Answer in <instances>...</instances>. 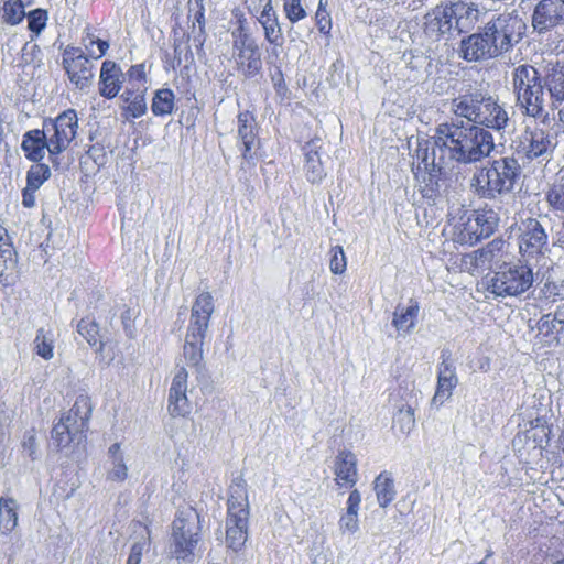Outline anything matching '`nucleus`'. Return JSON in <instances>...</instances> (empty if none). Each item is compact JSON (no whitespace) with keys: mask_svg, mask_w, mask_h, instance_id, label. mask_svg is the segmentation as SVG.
Listing matches in <instances>:
<instances>
[{"mask_svg":"<svg viewBox=\"0 0 564 564\" xmlns=\"http://www.w3.org/2000/svg\"><path fill=\"white\" fill-rule=\"evenodd\" d=\"M435 145L441 152V160L474 164L490 155L495 141L492 133L482 127L453 121L437 126Z\"/></svg>","mask_w":564,"mask_h":564,"instance_id":"obj_1","label":"nucleus"},{"mask_svg":"<svg viewBox=\"0 0 564 564\" xmlns=\"http://www.w3.org/2000/svg\"><path fill=\"white\" fill-rule=\"evenodd\" d=\"M77 128L78 118L73 109L62 112L54 120H45L43 129L29 130L23 134L21 149L24 156L31 162L39 163L48 151L53 159L68 148L76 137Z\"/></svg>","mask_w":564,"mask_h":564,"instance_id":"obj_2","label":"nucleus"},{"mask_svg":"<svg viewBox=\"0 0 564 564\" xmlns=\"http://www.w3.org/2000/svg\"><path fill=\"white\" fill-rule=\"evenodd\" d=\"M521 175L522 169L518 160L511 155L502 156L477 169L470 177L469 186L479 198L491 200L510 194Z\"/></svg>","mask_w":564,"mask_h":564,"instance_id":"obj_3","label":"nucleus"},{"mask_svg":"<svg viewBox=\"0 0 564 564\" xmlns=\"http://www.w3.org/2000/svg\"><path fill=\"white\" fill-rule=\"evenodd\" d=\"M452 111L456 117L467 119V123L503 130L509 123L507 110L498 100L480 90L469 91L452 100Z\"/></svg>","mask_w":564,"mask_h":564,"instance_id":"obj_4","label":"nucleus"},{"mask_svg":"<svg viewBox=\"0 0 564 564\" xmlns=\"http://www.w3.org/2000/svg\"><path fill=\"white\" fill-rule=\"evenodd\" d=\"M249 501L247 484L242 477L232 480L229 487L226 519V543L237 552L248 539Z\"/></svg>","mask_w":564,"mask_h":564,"instance_id":"obj_5","label":"nucleus"},{"mask_svg":"<svg viewBox=\"0 0 564 564\" xmlns=\"http://www.w3.org/2000/svg\"><path fill=\"white\" fill-rule=\"evenodd\" d=\"M512 85L523 113L533 118L541 117L545 102L543 75L531 65H520L512 72Z\"/></svg>","mask_w":564,"mask_h":564,"instance_id":"obj_6","label":"nucleus"},{"mask_svg":"<svg viewBox=\"0 0 564 564\" xmlns=\"http://www.w3.org/2000/svg\"><path fill=\"white\" fill-rule=\"evenodd\" d=\"M482 29L494 47V53L500 56L522 40L527 24L518 13L503 12L492 17Z\"/></svg>","mask_w":564,"mask_h":564,"instance_id":"obj_7","label":"nucleus"},{"mask_svg":"<svg viewBox=\"0 0 564 564\" xmlns=\"http://www.w3.org/2000/svg\"><path fill=\"white\" fill-rule=\"evenodd\" d=\"M534 274L521 262L503 264L488 282V291L496 297H518L531 289Z\"/></svg>","mask_w":564,"mask_h":564,"instance_id":"obj_8","label":"nucleus"},{"mask_svg":"<svg viewBox=\"0 0 564 564\" xmlns=\"http://www.w3.org/2000/svg\"><path fill=\"white\" fill-rule=\"evenodd\" d=\"M237 134L241 152V167L253 169L260 159V140L256 117L250 111H242L237 116Z\"/></svg>","mask_w":564,"mask_h":564,"instance_id":"obj_9","label":"nucleus"},{"mask_svg":"<svg viewBox=\"0 0 564 564\" xmlns=\"http://www.w3.org/2000/svg\"><path fill=\"white\" fill-rule=\"evenodd\" d=\"M63 67L77 89L88 88L95 77L94 65L80 47L67 46L63 52Z\"/></svg>","mask_w":564,"mask_h":564,"instance_id":"obj_10","label":"nucleus"},{"mask_svg":"<svg viewBox=\"0 0 564 564\" xmlns=\"http://www.w3.org/2000/svg\"><path fill=\"white\" fill-rule=\"evenodd\" d=\"M519 250L524 257H535L549 251V236L535 218H527L520 225Z\"/></svg>","mask_w":564,"mask_h":564,"instance_id":"obj_11","label":"nucleus"},{"mask_svg":"<svg viewBox=\"0 0 564 564\" xmlns=\"http://www.w3.org/2000/svg\"><path fill=\"white\" fill-rule=\"evenodd\" d=\"M198 525L184 518L173 522V554L177 560L191 562L199 541Z\"/></svg>","mask_w":564,"mask_h":564,"instance_id":"obj_12","label":"nucleus"},{"mask_svg":"<svg viewBox=\"0 0 564 564\" xmlns=\"http://www.w3.org/2000/svg\"><path fill=\"white\" fill-rule=\"evenodd\" d=\"M531 24L539 34L564 25V0H540L533 9Z\"/></svg>","mask_w":564,"mask_h":564,"instance_id":"obj_13","label":"nucleus"},{"mask_svg":"<svg viewBox=\"0 0 564 564\" xmlns=\"http://www.w3.org/2000/svg\"><path fill=\"white\" fill-rule=\"evenodd\" d=\"M554 143L549 132L541 128H527L519 137L517 151L527 159H545L553 151Z\"/></svg>","mask_w":564,"mask_h":564,"instance_id":"obj_14","label":"nucleus"},{"mask_svg":"<svg viewBox=\"0 0 564 564\" xmlns=\"http://www.w3.org/2000/svg\"><path fill=\"white\" fill-rule=\"evenodd\" d=\"M188 373L185 367H180L173 379L169 391L167 411L176 417H185L192 412V404L187 398Z\"/></svg>","mask_w":564,"mask_h":564,"instance_id":"obj_15","label":"nucleus"},{"mask_svg":"<svg viewBox=\"0 0 564 564\" xmlns=\"http://www.w3.org/2000/svg\"><path fill=\"white\" fill-rule=\"evenodd\" d=\"M214 312L215 303L212 293H199L193 302L187 326V330L191 332L192 337L199 336L200 334L206 335Z\"/></svg>","mask_w":564,"mask_h":564,"instance_id":"obj_16","label":"nucleus"},{"mask_svg":"<svg viewBox=\"0 0 564 564\" xmlns=\"http://www.w3.org/2000/svg\"><path fill=\"white\" fill-rule=\"evenodd\" d=\"M453 20V30L458 33H467L474 30L485 12L480 6L473 1H449Z\"/></svg>","mask_w":564,"mask_h":564,"instance_id":"obj_17","label":"nucleus"},{"mask_svg":"<svg viewBox=\"0 0 564 564\" xmlns=\"http://www.w3.org/2000/svg\"><path fill=\"white\" fill-rule=\"evenodd\" d=\"M449 0L441 1L424 15V32L435 40L452 35L453 20Z\"/></svg>","mask_w":564,"mask_h":564,"instance_id":"obj_18","label":"nucleus"},{"mask_svg":"<svg viewBox=\"0 0 564 564\" xmlns=\"http://www.w3.org/2000/svg\"><path fill=\"white\" fill-rule=\"evenodd\" d=\"M485 31L473 33L460 41L459 54L467 62H480L498 57Z\"/></svg>","mask_w":564,"mask_h":564,"instance_id":"obj_19","label":"nucleus"},{"mask_svg":"<svg viewBox=\"0 0 564 564\" xmlns=\"http://www.w3.org/2000/svg\"><path fill=\"white\" fill-rule=\"evenodd\" d=\"M543 83L551 99V107L564 104V62H547L543 67Z\"/></svg>","mask_w":564,"mask_h":564,"instance_id":"obj_20","label":"nucleus"},{"mask_svg":"<svg viewBox=\"0 0 564 564\" xmlns=\"http://www.w3.org/2000/svg\"><path fill=\"white\" fill-rule=\"evenodd\" d=\"M334 473L338 486L352 488L358 481L356 455L350 451H340L335 458Z\"/></svg>","mask_w":564,"mask_h":564,"instance_id":"obj_21","label":"nucleus"},{"mask_svg":"<svg viewBox=\"0 0 564 564\" xmlns=\"http://www.w3.org/2000/svg\"><path fill=\"white\" fill-rule=\"evenodd\" d=\"M93 405L87 395L80 394L69 411L62 415L61 420L73 426V431L85 433L88 430Z\"/></svg>","mask_w":564,"mask_h":564,"instance_id":"obj_22","label":"nucleus"},{"mask_svg":"<svg viewBox=\"0 0 564 564\" xmlns=\"http://www.w3.org/2000/svg\"><path fill=\"white\" fill-rule=\"evenodd\" d=\"M122 70L112 61H105L101 65L99 76V94L107 98H115L122 86Z\"/></svg>","mask_w":564,"mask_h":564,"instance_id":"obj_23","label":"nucleus"},{"mask_svg":"<svg viewBox=\"0 0 564 564\" xmlns=\"http://www.w3.org/2000/svg\"><path fill=\"white\" fill-rule=\"evenodd\" d=\"M17 252L7 229L0 225V282L11 283V276L17 268Z\"/></svg>","mask_w":564,"mask_h":564,"instance_id":"obj_24","label":"nucleus"},{"mask_svg":"<svg viewBox=\"0 0 564 564\" xmlns=\"http://www.w3.org/2000/svg\"><path fill=\"white\" fill-rule=\"evenodd\" d=\"M420 312L419 302L410 299L406 304H398L393 312L392 326L400 335H408L413 332Z\"/></svg>","mask_w":564,"mask_h":564,"instance_id":"obj_25","label":"nucleus"},{"mask_svg":"<svg viewBox=\"0 0 564 564\" xmlns=\"http://www.w3.org/2000/svg\"><path fill=\"white\" fill-rule=\"evenodd\" d=\"M416 160V176L419 177L422 171L442 166L445 159L441 160V152L435 145V134L432 140H419L415 150Z\"/></svg>","mask_w":564,"mask_h":564,"instance_id":"obj_26","label":"nucleus"},{"mask_svg":"<svg viewBox=\"0 0 564 564\" xmlns=\"http://www.w3.org/2000/svg\"><path fill=\"white\" fill-rule=\"evenodd\" d=\"M322 148V140L314 139L307 142L303 150L305 155V175L312 184L321 183L326 176L323 164L321 162L318 150Z\"/></svg>","mask_w":564,"mask_h":564,"instance_id":"obj_27","label":"nucleus"},{"mask_svg":"<svg viewBox=\"0 0 564 564\" xmlns=\"http://www.w3.org/2000/svg\"><path fill=\"white\" fill-rule=\"evenodd\" d=\"M120 100L123 102L120 106L123 120L132 121L147 113L148 106L144 90L126 89L120 95Z\"/></svg>","mask_w":564,"mask_h":564,"instance_id":"obj_28","label":"nucleus"},{"mask_svg":"<svg viewBox=\"0 0 564 564\" xmlns=\"http://www.w3.org/2000/svg\"><path fill=\"white\" fill-rule=\"evenodd\" d=\"M259 23L263 28L264 39L272 45L281 47L283 45V33L279 23L278 14L274 11L271 0H267L260 15Z\"/></svg>","mask_w":564,"mask_h":564,"instance_id":"obj_29","label":"nucleus"},{"mask_svg":"<svg viewBox=\"0 0 564 564\" xmlns=\"http://www.w3.org/2000/svg\"><path fill=\"white\" fill-rule=\"evenodd\" d=\"M361 503V495L358 489H352L346 502V510L338 521L339 531L343 534H354L359 530L358 512Z\"/></svg>","mask_w":564,"mask_h":564,"instance_id":"obj_30","label":"nucleus"},{"mask_svg":"<svg viewBox=\"0 0 564 564\" xmlns=\"http://www.w3.org/2000/svg\"><path fill=\"white\" fill-rule=\"evenodd\" d=\"M442 166L422 171L419 191L422 196L430 200H435L445 192V180L441 174Z\"/></svg>","mask_w":564,"mask_h":564,"instance_id":"obj_31","label":"nucleus"},{"mask_svg":"<svg viewBox=\"0 0 564 564\" xmlns=\"http://www.w3.org/2000/svg\"><path fill=\"white\" fill-rule=\"evenodd\" d=\"M457 384V377L454 367L443 361L440 366L437 388L433 397V403L443 404L451 395Z\"/></svg>","mask_w":564,"mask_h":564,"instance_id":"obj_32","label":"nucleus"},{"mask_svg":"<svg viewBox=\"0 0 564 564\" xmlns=\"http://www.w3.org/2000/svg\"><path fill=\"white\" fill-rule=\"evenodd\" d=\"M234 56L238 70L246 78H252L260 73L262 68V62L259 46L249 48L247 51L237 52V54Z\"/></svg>","mask_w":564,"mask_h":564,"instance_id":"obj_33","label":"nucleus"},{"mask_svg":"<svg viewBox=\"0 0 564 564\" xmlns=\"http://www.w3.org/2000/svg\"><path fill=\"white\" fill-rule=\"evenodd\" d=\"M503 246L505 241L502 239H494L484 248L476 250L469 258L475 267L488 269L500 257Z\"/></svg>","mask_w":564,"mask_h":564,"instance_id":"obj_34","label":"nucleus"},{"mask_svg":"<svg viewBox=\"0 0 564 564\" xmlns=\"http://www.w3.org/2000/svg\"><path fill=\"white\" fill-rule=\"evenodd\" d=\"M191 335V332L186 330L183 356L188 366L199 368L204 357L203 345L206 335L200 334L195 337Z\"/></svg>","mask_w":564,"mask_h":564,"instance_id":"obj_35","label":"nucleus"},{"mask_svg":"<svg viewBox=\"0 0 564 564\" xmlns=\"http://www.w3.org/2000/svg\"><path fill=\"white\" fill-rule=\"evenodd\" d=\"M473 216L479 228L478 237L486 239L490 237L498 228L500 218L492 208H481L474 210Z\"/></svg>","mask_w":564,"mask_h":564,"instance_id":"obj_36","label":"nucleus"},{"mask_svg":"<svg viewBox=\"0 0 564 564\" xmlns=\"http://www.w3.org/2000/svg\"><path fill=\"white\" fill-rule=\"evenodd\" d=\"M373 490L380 507H388L395 498L394 481L388 473L379 474L373 481Z\"/></svg>","mask_w":564,"mask_h":564,"instance_id":"obj_37","label":"nucleus"},{"mask_svg":"<svg viewBox=\"0 0 564 564\" xmlns=\"http://www.w3.org/2000/svg\"><path fill=\"white\" fill-rule=\"evenodd\" d=\"M151 110L156 117L171 115L175 110V95L170 88H161L154 91Z\"/></svg>","mask_w":564,"mask_h":564,"instance_id":"obj_38","label":"nucleus"},{"mask_svg":"<svg viewBox=\"0 0 564 564\" xmlns=\"http://www.w3.org/2000/svg\"><path fill=\"white\" fill-rule=\"evenodd\" d=\"M17 501L12 498H0V531L11 533L18 525Z\"/></svg>","mask_w":564,"mask_h":564,"instance_id":"obj_39","label":"nucleus"},{"mask_svg":"<svg viewBox=\"0 0 564 564\" xmlns=\"http://www.w3.org/2000/svg\"><path fill=\"white\" fill-rule=\"evenodd\" d=\"M51 436L53 443L58 448H65L70 443L77 442L79 443L83 437H85V433L73 431V426L64 423L59 420L52 429Z\"/></svg>","mask_w":564,"mask_h":564,"instance_id":"obj_40","label":"nucleus"},{"mask_svg":"<svg viewBox=\"0 0 564 564\" xmlns=\"http://www.w3.org/2000/svg\"><path fill=\"white\" fill-rule=\"evenodd\" d=\"M479 228L476 225L473 214L468 216L467 220L456 226V241L463 245H475L482 238L478 237Z\"/></svg>","mask_w":564,"mask_h":564,"instance_id":"obj_41","label":"nucleus"},{"mask_svg":"<svg viewBox=\"0 0 564 564\" xmlns=\"http://www.w3.org/2000/svg\"><path fill=\"white\" fill-rule=\"evenodd\" d=\"M33 349L43 359H52L54 356V337L52 332L40 328L33 340Z\"/></svg>","mask_w":564,"mask_h":564,"instance_id":"obj_42","label":"nucleus"},{"mask_svg":"<svg viewBox=\"0 0 564 564\" xmlns=\"http://www.w3.org/2000/svg\"><path fill=\"white\" fill-rule=\"evenodd\" d=\"M539 332L545 337L560 341L564 339V324L556 321L551 314L543 315L538 324Z\"/></svg>","mask_w":564,"mask_h":564,"instance_id":"obj_43","label":"nucleus"},{"mask_svg":"<svg viewBox=\"0 0 564 564\" xmlns=\"http://www.w3.org/2000/svg\"><path fill=\"white\" fill-rule=\"evenodd\" d=\"M25 17L24 7L21 0L6 1L2 7V19L4 22L14 25Z\"/></svg>","mask_w":564,"mask_h":564,"instance_id":"obj_44","label":"nucleus"},{"mask_svg":"<svg viewBox=\"0 0 564 564\" xmlns=\"http://www.w3.org/2000/svg\"><path fill=\"white\" fill-rule=\"evenodd\" d=\"M51 176V170L48 165L37 163L32 165L26 174V186H30V189L36 188L39 189L41 185L48 180Z\"/></svg>","mask_w":564,"mask_h":564,"instance_id":"obj_45","label":"nucleus"},{"mask_svg":"<svg viewBox=\"0 0 564 564\" xmlns=\"http://www.w3.org/2000/svg\"><path fill=\"white\" fill-rule=\"evenodd\" d=\"M394 425L401 433L409 434L415 426L414 410L410 405L402 406L394 415Z\"/></svg>","mask_w":564,"mask_h":564,"instance_id":"obj_46","label":"nucleus"},{"mask_svg":"<svg viewBox=\"0 0 564 564\" xmlns=\"http://www.w3.org/2000/svg\"><path fill=\"white\" fill-rule=\"evenodd\" d=\"M77 330L90 346L100 343L99 327L94 319L89 317L82 318L77 325Z\"/></svg>","mask_w":564,"mask_h":564,"instance_id":"obj_47","label":"nucleus"},{"mask_svg":"<svg viewBox=\"0 0 564 564\" xmlns=\"http://www.w3.org/2000/svg\"><path fill=\"white\" fill-rule=\"evenodd\" d=\"M232 36H234V43H232L234 55H236L237 52L247 51L249 48H253V47L258 46L256 40L249 33H247L242 28L232 32Z\"/></svg>","mask_w":564,"mask_h":564,"instance_id":"obj_48","label":"nucleus"},{"mask_svg":"<svg viewBox=\"0 0 564 564\" xmlns=\"http://www.w3.org/2000/svg\"><path fill=\"white\" fill-rule=\"evenodd\" d=\"M25 17L29 29L35 34H40L44 30L48 19L47 11L44 9H34L25 14Z\"/></svg>","mask_w":564,"mask_h":564,"instance_id":"obj_49","label":"nucleus"},{"mask_svg":"<svg viewBox=\"0 0 564 564\" xmlns=\"http://www.w3.org/2000/svg\"><path fill=\"white\" fill-rule=\"evenodd\" d=\"M128 477V467L123 456H116L111 459V468L107 473V479L116 482H122Z\"/></svg>","mask_w":564,"mask_h":564,"instance_id":"obj_50","label":"nucleus"},{"mask_svg":"<svg viewBox=\"0 0 564 564\" xmlns=\"http://www.w3.org/2000/svg\"><path fill=\"white\" fill-rule=\"evenodd\" d=\"M329 269L334 274H343L347 269V260L343 247L330 249Z\"/></svg>","mask_w":564,"mask_h":564,"instance_id":"obj_51","label":"nucleus"},{"mask_svg":"<svg viewBox=\"0 0 564 564\" xmlns=\"http://www.w3.org/2000/svg\"><path fill=\"white\" fill-rule=\"evenodd\" d=\"M283 10L291 23H296L306 17L301 0H283Z\"/></svg>","mask_w":564,"mask_h":564,"instance_id":"obj_52","label":"nucleus"},{"mask_svg":"<svg viewBox=\"0 0 564 564\" xmlns=\"http://www.w3.org/2000/svg\"><path fill=\"white\" fill-rule=\"evenodd\" d=\"M545 198L554 210L564 213V182L552 186L546 192Z\"/></svg>","mask_w":564,"mask_h":564,"instance_id":"obj_53","label":"nucleus"},{"mask_svg":"<svg viewBox=\"0 0 564 564\" xmlns=\"http://www.w3.org/2000/svg\"><path fill=\"white\" fill-rule=\"evenodd\" d=\"M22 448L23 452L31 458V460H35L39 458L36 435L34 429L25 431L22 441Z\"/></svg>","mask_w":564,"mask_h":564,"instance_id":"obj_54","label":"nucleus"},{"mask_svg":"<svg viewBox=\"0 0 564 564\" xmlns=\"http://www.w3.org/2000/svg\"><path fill=\"white\" fill-rule=\"evenodd\" d=\"M316 25L322 34L329 35L332 30L330 14L325 8L319 6L315 14Z\"/></svg>","mask_w":564,"mask_h":564,"instance_id":"obj_55","label":"nucleus"},{"mask_svg":"<svg viewBox=\"0 0 564 564\" xmlns=\"http://www.w3.org/2000/svg\"><path fill=\"white\" fill-rule=\"evenodd\" d=\"M85 47L93 58L98 59L106 54L107 50L109 48V44L104 40H95L91 37L89 39V43L85 44Z\"/></svg>","mask_w":564,"mask_h":564,"instance_id":"obj_56","label":"nucleus"},{"mask_svg":"<svg viewBox=\"0 0 564 564\" xmlns=\"http://www.w3.org/2000/svg\"><path fill=\"white\" fill-rule=\"evenodd\" d=\"M41 50L39 45L28 42L21 50V59L24 64L40 62Z\"/></svg>","mask_w":564,"mask_h":564,"instance_id":"obj_57","label":"nucleus"},{"mask_svg":"<svg viewBox=\"0 0 564 564\" xmlns=\"http://www.w3.org/2000/svg\"><path fill=\"white\" fill-rule=\"evenodd\" d=\"M563 284L546 281L542 288V293L546 299H551L553 302L563 300Z\"/></svg>","mask_w":564,"mask_h":564,"instance_id":"obj_58","label":"nucleus"},{"mask_svg":"<svg viewBox=\"0 0 564 564\" xmlns=\"http://www.w3.org/2000/svg\"><path fill=\"white\" fill-rule=\"evenodd\" d=\"M145 545V541L134 542L131 546L127 564H140Z\"/></svg>","mask_w":564,"mask_h":564,"instance_id":"obj_59","label":"nucleus"},{"mask_svg":"<svg viewBox=\"0 0 564 564\" xmlns=\"http://www.w3.org/2000/svg\"><path fill=\"white\" fill-rule=\"evenodd\" d=\"M36 188L30 189V186H26L22 192V204L26 208H31L35 205V192Z\"/></svg>","mask_w":564,"mask_h":564,"instance_id":"obj_60","label":"nucleus"},{"mask_svg":"<svg viewBox=\"0 0 564 564\" xmlns=\"http://www.w3.org/2000/svg\"><path fill=\"white\" fill-rule=\"evenodd\" d=\"M128 74L131 79H135L138 82L144 80L145 79L144 65L137 64V65L131 66Z\"/></svg>","mask_w":564,"mask_h":564,"instance_id":"obj_61","label":"nucleus"},{"mask_svg":"<svg viewBox=\"0 0 564 564\" xmlns=\"http://www.w3.org/2000/svg\"><path fill=\"white\" fill-rule=\"evenodd\" d=\"M109 456H110V459H115L116 456H123V454L121 453L120 451V444L119 443H115L112 444L110 447H109Z\"/></svg>","mask_w":564,"mask_h":564,"instance_id":"obj_62","label":"nucleus"},{"mask_svg":"<svg viewBox=\"0 0 564 564\" xmlns=\"http://www.w3.org/2000/svg\"><path fill=\"white\" fill-rule=\"evenodd\" d=\"M551 316L564 324V303L562 305H558L554 314H551Z\"/></svg>","mask_w":564,"mask_h":564,"instance_id":"obj_63","label":"nucleus"},{"mask_svg":"<svg viewBox=\"0 0 564 564\" xmlns=\"http://www.w3.org/2000/svg\"><path fill=\"white\" fill-rule=\"evenodd\" d=\"M174 53H175V58H177L178 63H180L181 62V58L178 57V55L181 54L180 45H175Z\"/></svg>","mask_w":564,"mask_h":564,"instance_id":"obj_64","label":"nucleus"}]
</instances>
